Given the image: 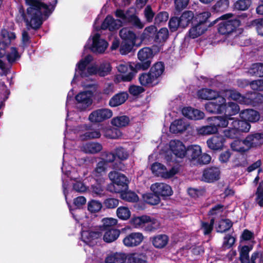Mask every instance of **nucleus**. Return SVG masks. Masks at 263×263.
Wrapping results in <instances>:
<instances>
[{"label": "nucleus", "mask_w": 263, "mask_h": 263, "mask_svg": "<svg viewBox=\"0 0 263 263\" xmlns=\"http://www.w3.org/2000/svg\"><path fill=\"white\" fill-rule=\"evenodd\" d=\"M91 60V56L88 55L78 63L77 68L76 69V73L71 82L72 83L75 81L77 74H80L82 77H87L94 74H98L100 76L104 77L110 73L111 68L110 64L108 62L101 64L99 68L92 65L86 68V66Z\"/></svg>", "instance_id": "nucleus-2"}, {"label": "nucleus", "mask_w": 263, "mask_h": 263, "mask_svg": "<svg viewBox=\"0 0 263 263\" xmlns=\"http://www.w3.org/2000/svg\"><path fill=\"white\" fill-rule=\"evenodd\" d=\"M220 172L218 167H210L203 171L202 180L206 182H213L219 179Z\"/></svg>", "instance_id": "nucleus-16"}, {"label": "nucleus", "mask_w": 263, "mask_h": 263, "mask_svg": "<svg viewBox=\"0 0 263 263\" xmlns=\"http://www.w3.org/2000/svg\"><path fill=\"white\" fill-rule=\"evenodd\" d=\"M214 100L215 101L208 102L205 104V109L211 113L221 114L223 112V104L226 102L225 99L219 96Z\"/></svg>", "instance_id": "nucleus-12"}, {"label": "nucleus", "mask_w": 263, "mask_h": 263, "mask_svg": "<svg viewBox=\"0 0 263 263\" xmlns=\"http://www.w3.org/2000/svg\"><path fill=\"white\" fill-rule=\"evenodd\" d=\"M120 36L125 40H129L133 43H135L137 40L136 34L129 29L122 28L120 31Z\"/></svg>", "instance_id": "nucleus-41"}, {"label": "nucleus", "mask_w": 263, "mask_h": 263, "mask_svg": "<svg viewBox=\"0 0 263 263\" xmlns=\"http://www.w3.org/2000/svg\"><path fill=\"white\" fill-rule=\"evenodd\" d=\"M1 42L4 44L3 50L4 51H5L11 41L15 39V34L14 33L9 32L6 29H3L1 32Z\"/></svg>", "instance_id": "nucleus-32"}, {"label": "nucleus", "mask_w": 263, "mask_h": 263, "mask_svg": "<svg viewBox=\"0 0 263 263\" xmlns=\"http://www.w3.org/2000/svg\"><path fill=\"white\" fill-rule=\"evenodd\" d=\"M232 121L231 126L229 127V129L224 132L225 136L231 138H235L239 132H248L249 131L251 125L246 121L238 120L235 118H230Z\"/></svg>", "instance_id": "nucleus-6"}, {"label": "nucleus", "mask_w": 263, "mask_h": 263, "mask_svg": "<svg viewBox=\"0 0 263 263\" xmlns=\"http://www.w3.org/2000/svg\"><path fill=\"white\" fill-rule=\"evenodd\" d=\"M102 148V145L98 143H87L83 144L81 150L86 153L95 154L99 152Z\"/></svg>", "instance_id": "nucleus-33"}, {"label": "nucleus", "mask_w": 263, "mask_h": 263, "mask_svg": "<svg viewBox=\"0 0 263 263\" xmlns=\"http://www.w3.org/2000/svg\"><path fill=\"white\" fill-rule=\"evenodd\" d=\"M217 127L214 123L209 125L203 126L196 129L197 134L202 136L214 134L217 133Z\"/></svg>", "instance_id": "nucleus-36"}, {"label": "nucleus", "mask_w": 263, "mask_h": 263, "mask_svg": "<svg viewBox=\"0 0 263 263\" xmlns=\"http://www.w3.org/2000/svg\"><path fill=\"white\" fill-rule=\"evenodd\" d=\"M233 150L243 152L248 150L247 146L244 140H236L231 144Z\"/></svg>", "instance_id": "nucleus-49"}, {"label": "nucleus", "mask_w": 263, "mask_h": 263, "mask_svg": "<svg viewBox=\"0 0 263 263\" xmlns=\"http://www.w3.org/2000/svg\"><path fill=\"white\" fill-rule=\"evenodd\" d=\"M248 149L252 147L257 146L263 143V135L260 133H255L248 136L245 139Z\"/></svg>", "instance_id": "nucleus-20"}, {"label": "nucleus", "mask_w": 263, "mask_h": 263, "mask_svg": "<svg viewBox=\"0 0 263 263\" xmlns=\"http://www.w3.org/2000/svg\"><path fill=\"white\" fill-rule=\"evenodd\" d=\"M102 208V204L99 201L96 200H91L88 201L87 204V209L91 213H96L99 212Z\"/></svg>", "instance_id": "nucleus-45"}, {"label": "nucleus", "mask_w": 263, "mask_h": 263, "mask_svg": "<svg viewBox=\"0 0 263 263\" xmlns=\"http://www.w3.org/2000/svg\"><path fill=\"white\" fill-rule=\"evenodd\" d=\"M211 16V13L209 11H204L196 15V20L198 23L205 24L208 18Z\"/></svg>", "instance_id": "nucleus-58"}, {"label": "nucleus", "mask_w": 263, "mask_h": 263, "mask_svg": "<svg viewBox=\"0 0 263 263\" xmlns=\"http://www.w3.org/2000/svg\"><path fill=\"white\" fill-rule=\"evenodd\" d=\"M187 151L190 157L194 160H198L201 154V148L197 145H191L188 148Z\"/></svg>", "instance_id": "nucleus-43"}, {"label": "nucleus", "mask_w": 263, "mask_h": 263, "mask_svg": "<svg viewBox=\"0 0 263 263\" xmlns=\"http://www.w3.org/2000/svg\"><path fill=\"white\" fill-rule=\"evenodd\" d=\"M126 256L124 253H114L106 257L105 263H124L126 260Z\"/></svg>", "instance_id": "nucleus-37"}, {"label": "nucleus", "mask_w": 263, "mask_h": 263, "mask_svg": "<svg viewBox=\"0 0 263 263\" xmlns=\"http://www.w3.org/2000/svg\"><path fill=\"white\" fill-rule=\"evenodd\" d=\"M128 18V23H130L139 29L142 28L144 26V24L142 22L139 18L136 15H129Z\"/></svg>", "instance_id": "nucleus-57"}, {"label": "nucleus", "mask_w": 263, "mask_h": 263, "mask_svg": "<svg viewBox=\"0 0 263 263\" xmlns=\"http://www.w3.org/2000/svg\"><path fill=\"white\" fill-rule=\"evenodd\" d=\"M118 222V220L113 218H104L102 220V225L101 231H104L107 229H111V227L115 226Z\"/></svg>", "instance_id": "nucleus-48"}, {"label": "nucleus", "mask_w": 263, "mask_h": 263, "mask_svg": "<svg viewBox=\"0 0 263 263\" xmlns=\"http://www.w3.org/2000/svg\"><path fill=\"white\" fill-rule=\"evenodd\" d=\"M151 221V218L147 216H142L141 217H136L133 218L130 222L135 228H139L142 226L144 223H145Z\"/></svg>", "instance_id": "nucleus-47"}, {"label": "nucleus", "mask_w": 263, "mask_h": 263, "mask_svg": "<svg viewBox=\"0 0 263 263\" xmlns=\"http://www.w3.org/2000/svg\"><path fill=\"white\" fill-rule=\"evenodd\" d=\"M151 190L158 196H169L173 193L170 186L161 182H157L152 184Z\"/></svg>", "instance_id": "nucleus-14"}, {"label": "nucleus", "mask_w": 263, "mask_h": 263, "mask_svg": "<svg viewBox=\"0 0 263 263\" xmlns=\"http://www.w3.org/2000/svg\"><path fill=\"white\" fill-rule=\"evenodd\" d=\"M169 149L173 155H170L169 152H167L165 154V159L168 162H176V158H184L187 152L183 142L178 140H172L170 142Z\"/></svg>", "instance_id": "nucleus-3"}, {"label": "nucleus", "mask_w": 263, "mask_h": 263, "mask_svg": "<svg viewBox=\"0 0 263 263\" xmlns=\"http://www.w3.org/2000/svg\"><path fill=\"white\" fill-rule=\"evenodd\" d=\"M100 236L99 233L91 231H83L81 234L82 241L90 246L94 245L93 240Z\"/></svg>", "instance_id": "nucleus-23"}, {"label": "nucleus", "mask_w": 263, "mask_h": 263, "mask_svg": "<svg viewBox=\"0 0 263 263\" xmlns=\"http://www.w3.org/2000/svg\"><path fill=\"white\" fill-rule=\"evenodd\" d=\"M122 198L126 201L136 202L139 200L137 195L134 192H127L122 194Z\"/></svg>", "instance_id": "nucleus-55"}, {"label": "nucleus", "mask_w": 263, "mask_h": 263, "mask_svg": "<svg viewBox=\"0 0 263 263\" xmlns=\"http://www.w3.org/2000/svg\"><path fill=\"white\" fill-rule=\"evenodd\" d=\"M223 107V112L230 116L237 114L240 110L239 106L234 102H229L228 104L225 102Z\"/></svg>", "instance_id": "nucleus-38"}, {"label": "nucleus", "mask_w": 263, "mask_h": 263, "mask_svg": "<svg viewBox=\"0 0 263 263\" xmlns=\"http://www.w3.org/2000/svg\"><path fill=\"white\" fill-rule=\"evenodd\" d=\"M108 177L112 182V184L109 186L111 192L120 193L126 189L128 180L124 175L116 171H113L109 173Z\"/></svg>", "instance_id": "nucleus-5"}, {"label": "nucleus", "mask_w": 263, "mask_h": 263, "mask_svg": "<svg viewBox=\"0 0 263 263\" xmlns=\"http://www.w3.org/2000/svg\"><path fill=\"white\" fill-rule=\"evenodd\" d=\"M115 14L118 18L117 20L120 22L121 25L128 23L129 15L127 12L125 13L121 9H117L115 12Z\"/></svg>", "instance_id": "nucleus-52"}, {"label": "nucleus", "mask_w": 263, "mask_h": 263, "mask_svg": "<svg viewBox=\"0 0 263 263\" xmlns=\"http://www.w3.org/2000/svg\"><path fill=\"white\" fill-rule=\"evenodd\" d=\"M143 198L145 202L152 205L158 204L160 200L159 196L155 194H145L143 195Z\"/></svg>", "instance_id": "nucleus-51"}, {"label": "nucleus", "mask_w": 263, "mask_h": 263, "mask_svg": "<svg viewBox=\"0 0 263 263\" xmlns=\"http://www.w3.org/2000/svg\"><path fill=\"white\" fill-rule=\"evenodd\" d=\"M103 205L106 209H115L119 205V200L116 198H109L104 201Z\"/></svg>", "instance_id": "nucleus-54"}, {"label": "nucleus", "mask_w": 263, "mask_h": 263, "mask_svg": "<svg viewBox=\"0 0 263 263\" xmlns=\"http://www.w3.org/2000/svg\"><path fill=\"white\" fill-rule=\"evenodd\" d=\"M190 126L189 123L184 119L174 120L170 127V132L174 134L182 133Z\"/></svg>", "instance_id": "nucleus-17"}, {"label": "nucleus", "mask_w": 263, "mask_h": 263, "mask_svg": "<svg viewBox=\"0 0 263 263\" xmlns=\"http://www.w3.org/2000/svg\"><path fill=\"white\" fill-rule=\"evenodd\" d=\"M139 80L140 84L143 86L154 85L158 83V81L151 74L150 72L141 74L139 77Z\"/></svg>", "instance_id": "nucleus-31"}, {"label": "nucleus", "mask_w": 263, "mask_h": 263, "mask_svg": "<svg viewBox=\"0 0 263 263\" xmlns=\"http://www.w3.org/2000/svg\"><path fill=\"white\" fill-rule=\"evenodd\" d=\"M232 226V223L229 219H223L219 221L217 231L218 232L223 233L229 230Z\"/></svg>", "instance_id": "nucleus-50"}, {"label": "nucleus", "mask_w": 263, "mask_h": 263, "mask_svg": "<svg viewBox=\"0 0 263 263\" xmlns=\"http://www.w3.org/2000/svg\"><path fill=\"white\" fill-rule=\"evenodd\" d=\"M164 67L162 62L155 63L151 68L150 72L154 78L158 81V78L163 73Z\"/></svg>", "instance_id": "nucleus-40"}, {"label": "nucleus", "mask_w": 263, "mask_h": 263, "mask_svg": "<svg viewBox=\"0 0 263 263\" xmlns=\"http://www.w3.org/2000/svg\"><path fill=\"white\" fill-rule=\"evenodd\" d=\"M220 18L223 20L218 27V31L221 34H230L240 25V21L231 13L223 15Z\"/></svg>", "instance_id": "nucleus-4"}, {"label": "nucleus", "mask_w": 263, "mask_h": 263, "mask_svg": "<svg viewBox=\"0 0 263 263\" xmlns=\"http://www.w3.org/2000/svg\"><path fill=\"white\" fill-rule=\"evenodd\" d=\"M198 96L201 99L213 100L219 97L218 92L211 89L204 88L198 92Z\"/></svg>", "instance_id": "nucleus-29"}, {"label": "nucleus", "mask_w": 263, "mask_h": 263, "mask_svg": "<svg viewBox=\"0 0 263 263\" xmlns=\"http://www.w3.org/2000/svg\"><path fill=\"white\" fill-rule=\"evenodd\" d=\"M207 30V25L202 23H198L192 26L189 30V33L190 37L195 39L203 34Z\"/></svg>", "instance_id": "nucleus-25"}, {"label": "nucleus", "mask_w": 263, "mask_h": 263, "mask_svg": "<svg viewBox=\"0 0 263 263\" xmlns=\"http://www.w3.org/2000/svg\"><path fill=\"white\" fill-rule=\"evenodd\" d=\"M26 13L23 18L33 28H39L42 24L43 16H48L52 12V6H47L37 0H25Z\"/></svg>", "instance_id": "nucleus-1"}, {"label": "nucleus", "mask_w": 263, "mask_h": 263, "mask_svg": "<svg viewBox=\"0 0 263 263\" xmlns=\"http://www.w3.org/2000/svg\"><path fill=\"white\" fill-rule=\"evenodd\" d=\"M116 156L121 160L126 159L128 157V154L123 148H118L115 150Z\"/></svg>", "instance_id": "nucleus-64"}, {"label": "nucleus", "mask_w": 263, "mask_h": 263, "mask_svg": "<svg viewBox=\"0 0 263 263\" xmlns=\"http://www.w3.org/2000/svg\"><path fill=\"white\" fill-rule=\"evenodd\" d=\"M118 70L121 73H125L130 70L127 74L122 76V79L124 81H130L134 77L135 72H134V67L129 63L125 62H120L117 66Z\"/></svg>", "instance_id": "nucleus-18"}, {"label": "nucleus", "mask_w": 263, "mask_h": 263, "mask_svg": "<svg viewBox=\"0 0 263 263\" xmlns=\"http://www.w3.org/2000/svg\"><path fill=\"white\" fill-rule=\"evenodd\" d=\"M127 263H147L146 257L142 254L133 253L127 255Z\"/></svg>", "instance_id": "nucleus-35"}, {"label": "nucleus", "mask_w": 263, "mask_h": 263, "mask_svg": "<svg viewBox=\"0 0 263 263\" xmlns=\"http://www.w3.org/2000/svg\"><path fill=\"white\" fill-rule=\"evenodd\" d=\"M151 170L153 174L164 178H170L178 172V168L176 167H172L168 171L164 165L158 162L155 163L152 165Z\"/></svg>", "instance_id": "nucleus-9"}, {"label": "nucleus", "mask_w": 263, "mask_h": 263, "mask_svg": "<svg viewBox=\"0 0 263 263\" xmlns=\"http://www.w3.org/2000/svg\"><path fill=\"white\" fill-rule=\"evenodd\" d=\"M105 171V162L101 161L98 163L97 167L94 171V173H95L96 176H100L104 174Z\"/></svg>", "instance_id": "nucleus-61"}, {"label": "nucleus", "mask_w": 263, "mask_h": 263, "mask_svg": "<svg viewBox=\"0 0 263 263\" xmlns=\"http://www.w3.org/2000/svg\"><path fill=\"white\" fill-rule=\"evenodd\" d=\"M241 119L250 122H256L259 121L260 115L259 112L254 109H246L240 112Z\"/></svg>", "instance_id": "nucleus-21"}, {"label": "nucleus", "mask_w": 263, "mask_h": 263, "mask_svg": "<svg viewBox=\"0 0 263 263\" xmlns=\"http://www.w3.org/2000/svg\"><path fill=\"white\" fill-rule=\"evenodd\" d=\"M117 217L123 220L128 219L131 216V212L129 208L125 206H121L116 210Z\"/></svg>", "instance_id": "nucleus-39"}, {"label": "nucleus", "mask_w": 263, "mask_h": 263, "mask_svg": "<svg viewBox=\"0 0 263 263\" xmlns=\"http://www.w3.org/2000/svg\"><path fill=\"white\" fill-rule=\"evenodd\" d=\"M262 184L263 182L262 181L261 183H260L256 193V201L261 207L263 206V188L262 187Z\"/></svg>", "instance_id": "nucleus-59"}, {"label": "nucleus", "mask_w": 263, "mask_h": 263, "mask_svg": "<svg viewBox=\"0 0 263 263\" xmlns=\"http://www.w3.org/2000/svg\"><path fill=\"white\" fill-rule=\"evenodd\" d=\"M138 58L141 63H137L135 68L137 69H147L149 67L153 58V51L150 48H143L139 51Z\"/></svg>", "instance_id": "nucleus-7"}, {"label": "nucleus", "mask_w": 263, "mask_h": 263, "mask_svg": "<svg viewBox=\"0 0 263 263\" xmlns=\"http://www.w3.org/2000/svg\"><path fill=\"white\" fill-rule=\"evenodd\" d=\"M168 18V14L166 12H161L159 13L155 18V23L159 24L160 23L165 22Z\"/></svg>", "instance_id": "nucleus-63"}, {"label": "nucleus", "mask_w": 263, "mask_h": 263, "mask_svg": "<svg viewBox=\"0 0 263 263\" xmlns=\"http://www.w3.org/2000/svg\"><path fill=\"white\" fill-rule=\"evenodd\" d=\"M258 96L255 92L247 94L245 96H241L239 92L232 91L230 93V97L234 100L237 101L240 104H251L255 102V99Z\"/></svg>", "instance_id": "nucleus-13"}, {"label": "nucleus", "mask_w": 263, "mask_h": 263, "mask_svg": "<svg viewBox=\"0 0 263 263\" xmlns=\"http://www.w3.org/2000/svg\"><path fill=\"white\" fill-rule=\"evenodd\" d=\"M168 31L167 28H163L160 29L159 32L157 33L156 39L159 42L165 41L168 37Z\"/></svg>", "instance_id": "nucleus-60"}, {"label": "nucleus", "mask_w": 263, "mask_h": 263, "mask_svg": "<svg viewBox=\"0 0 263 263\" xmlns=\"http://www.w3.org/2000/svg\"><path fill=\"white\" fill-rule=\"evenodd\" d=\"M182 113L184 117L195 120H201L204 117V112L191 107L183 108L182 110Z\"/></svg>", "instance_id": "nucleus-19"}, {"label": "nucleus", "mask_w": 263, "mask_h": 263, "mask_svg": "<svg viewBox=\"0 0 263 263\" xmlns=\"http://www.w3.org/2000/svg\"><path fill=\"white\" fill-rule=\"evenodd\" d=\"M168 237L165 234H159L152 238L153 245L157 249L164 248L168 242Z\"/></svg>", "instance_id": "nucleus-26"}, {"label": "nucleus", "mask_w": 263, "mask_h": 263, "mask_svg": "<svg viewBox=\"0 0 263 263\" xmlns=\"http://www.w3.org/2000/svg\"><path fill=\"white\" fill-rule=\"evenodd\" d=\"M143 238L144 237L141 233H132L123 239V242L126 247H133L139 245L143 241Z\"/></svg>", "instance_id": "nucleus-15"}, {"label": "nucleus", "mask_w": 263, "mask_h": 263, "mask_svg": "<svg viewBox=\"0 0 263 263\" xmlns=\"http://www.w3.org/2000/svg\"><path fill=\"white\" fill-rule=\"evenodd\" d=\"M230 118H233L226 114L224 116L214 117L209 118V120L212 121L217 127H225L228 125H230L229 127H231L232 121L229 120Z\"/></svg>", "instance_id": "nucleus-24"}, {"label": "nucleus", "mask_w": 263, "mask_h": 263, "mask_svg": "<svg viewBox=\"0 0 263 263\" xmlns=\"http://www.w3.org/2000/svg\"><path fill=\"white\" fill-rule=\"evenodd\" d=\"M112 116L111 110L107 108L99 109L92 111L89 116V120L91 122H102L111 118Z\"/></svg>", "instance_id": "nucleus-11"}, {"label": "nucleus", "mask_w": 263, "mask_h": 263, "mask_svg": "<svg viewBox=\"0 0 263 263\" xmlns=\"http://www.w3.org/2000/svg\"><path fill=\"white\" fill-rule=\"evenodd\" d=\"M122 25L120 21L115 20L112 16H107L102 24V29H109L110 31L118 29Z\"/></svg>", "instance_id": "nucleus-22"}, {"label": "nucleus", "mask_w": 263, "mask_h": 263, "mask_svg": "<svg viewBox=\"0 0 263 263\" xmlns=\"http://www.w3.org/2000/svg\"><path fill=\"white\" fill-rule=\"evenodd\" d=\"M194 17V14L191 11L184 12L179 18L180 27L185 28L192 22Z\"/></svg>", "instance_id": "nucleus-30"}, {"label": "nucleus", "mask_w": 263, "mask_h": 263, "mask_svg": "<svg viewBox=\"0 0 263 263\" xmlns=\"http://www.w3.org/2000/svg\"><path fill=\"white\" fill-rule=\"evenodd\" d=\"M7 59L9 63H12L17 60L20 55L15 48L11 47L6 54Z\"/></svg>", "instance_id": "nucleus-53"}, {"label": "nucleus", "mask_w": 263, "mask_h": 263, "mask_svg": "<svg viewBox=\"0 0 263 263\" xmlns=\"http://www.w3.org/2000/svg\"><path fill=\"white\" fill-rule=\"evenodd\" d=\"M103 233V240L106 242H111L115 241L119 236L120 232L115 229H107Z\"/></svg>", "instance_id": "nucleus-28"}, {"label": "nucleus", "mask_w": 263, "mask_h": 263, "mask_svg": "<svg viewBox=\"0 0 263 263\" xmlns=\"http://www.w3.org/2000/svg\"><path fill=\"white\" fill-rule=\"evenodd\" d=\"M250 0H239L235 4L236 9L240 10H246L250 6Z\"/></svg>", "instance_id": "nucleus-56"}, {"label": "nucleus", "mask_w": 263, "mask_h": 263, "mask_svg": "<svg viewBox=\"0 0 263 263\" xmlns=\"http://www.w3.org/2000/svg\"><path fill=\"white\" fill-rule=\"evenodd\" d=\"M157 30V28L154 25L146 27L140 36L141 40L143 41L148 40L156 32Z\"/></svg>", "instance_id": "nucleus-46"}, {"label": "nucleus", "mask_w": 263, "mask_h": 263, "mask_svg": "<svg viewBox=\"0 0 263 263\" xmlns=\"http://www.w3.org/2000/svg\"><path fill=\"white\" fill-rule=\"evenodd\" d=\"M128 98V95L121 92L115 95L109 101V104L111 107H116L123 104Z\"/></svg>", "instance_id": "nucleus-34"}, {"label": "nucleus", "mask_w": 263, "mask_h": 263, "mask_svg": "<svg viewBox=\"0 0 263 263\" xmlns=\"http://www.w3.org/2000/svg\"><path fill=\"white\" fill-rule=\"evenodd\" d=\"M101 136V134L98 130H90L86 132L82 136V139L83 140L92 138H98Z\"/></svg>", "instance_id": "nucleus-62"}, {"label": "nucleus", "mask_w": 263, "mask_h": 263, "mask_svg": "<svg viewBox=\"0 0 263 263\" xmlns=\"http://www.w3.org/2000/svg\"><path fill=\"white\" fill-rule=\"evenodd\" d=\"M91 42V46H89L86 45L85 47L89 48L92 51L99 53L104 52L108 45L107 42L104 39H101L98 33H96L93 35Z\"/></svg>", "instance_id": "nucleus-10"}, {"label": "nucleus", "mask_w": 263, "mask_h": 263, "mask_svg": "<svg viewBox=\"0 0 263 263\" xmlns=\"http://www.w3.org/2000/svg\"><path fill=\"white\" fill-rule=\"evenodd\" d=\"M223 138L222 136H213L206 141L208 146L213 150H218L223 146Z\"/></svg>", "instance_id": "nucleus-27"}, {"label": "nucleus", "mask_w": 263, "mask_h": 263, "mask_svg": "<svg viewBox=\"0 0 263 263\" xmlns=\"http://www.w3.org/2000/svg\"><path fill=\"white\" fill-rule=\"evenodd\" d=\"M248 72L252 76L258 77H263V64L256 63L253 64L249 69Z\"/></svg>", "instance_id": "nucleus-42"}, {"label": "nucleus", "mask_w": 263, "mask_h": 263, "mask_svg": "<svg viewBox=\"0 0 263 263\" xmlns=\"http://www.w3.org/2000/svg\"><path fill=\"white\" fill-rule=\"evenodd\" d=\"M92 92L90 90L82 91L76 96V108L80 111L85 110L92 103Z\"/></svg>", "instance_id": "nucleus-8"}, {"label": "nucleus", "mask_w": 263, "mask_h": 263, "mask_svg": "<svg viewBox=\"0 0 263 263\" xmlns=\"http://www.w3.org/2000/svg\"><path fill=\"white\" fill-rule=\"evenodd\" d=\"M129 123V119L126 116L117 117L111 120L112 124L119 127L126 126Z\"/></svg>", "instance_id": "nucleus-44"}]
</instances>
